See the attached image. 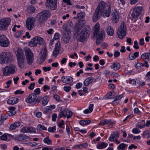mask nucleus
I'll list each match as a JSON object with an SVG mask.
<instances>
[{"label": "nucleus", "mask_w": 150, "mask_h": 150, "mask_svg": "<svg viewBox=\"0 0 150 150\" xmlns=\"http://www.w3.org/2000/svg\"><path fill=\"white\" fill-rule=\"evenodd\" d=\"M20 123L18 122H16L13 124H11L10 127V129L11 130H14L16 129L17 127L20 125Z\"/></svg>", "instance_id": "31"}, {"label": "nucleus", "mask_w": 150, "mask_h": 150, "mask_svg": "<svg viewBox=\"0 0 150 150\" xmlns=\"http://www.w3.org/2000/svg\"><path fill=\"white\" fill-rule=\"evenodd\" d=\"M107 33L108 35L110 36H112L114 33V31L112 28L111 26H109L108 27L107 30Z\"/></svg>", "instance_id": "38"}, {"label": "nucleus", "mask_w": 150, "mask_h": 150, "mask_svg": "<svg viewBox=\"0 0 150 150\" xmlns=\"http://www.w3.org/2000/svg\"><path fill=\"white\" fill-rule=\"evenodd\" d=\"M17 70L16 66L13 64L7 66L2 69L3 75L8 76L16 73Z\"/></svg>", "instance_id": "4"}, {"label": "nucleus", "mask_w": 150, "mask_h": 150, "mask_svg": "<svg viewBox=\"0 0 150 150\" xmlns=\"http://www.w3.org/2000/svg\"><path fill=\"white\" fill-rule=\"evenodd\" d=\"M145 64H144L143 63H142L141 62H139L138 63V64H137V67L140 66H142V67H144L145 66V64H146L145 66L146 68H148L149 67V65L147 64L148 62H147L146 61H145Z\"/></svg>", "instance_id": "44"}, {"label": "nucleus", "mask_w": 150, "mask_h": 150, "mask_svg": "<svg viewBox=\"0 0 150 150\" xmlns=\"http://www.w3.org/2000/svg\"><path fill=\"white\" fill-rule=\"evenodd\" d=\"M51 14L48 10H45L39 13L37 17L41 23H43L50 17Z\"/></svg>", "instance_id": "6"}, {"label": "nucleus", "mask_w": 150, "mask_h": 150, "mask_svg": "<svg viewBox=\"0 0 150 150\" xmlns=\"http://www.w3.org/2000/svg\"><path fill=\"white\" fill-rule=\"evenodd\" d=\"M123 97V95L122 94L118 95V96H116L115 99L112 101L113 102H114L116 101L117 100H120Z\"/></svg>", "instance_id": "47"}, {"label": "nucleus", "mask_w": 150, "mask_h": 150, "mask_svg": "<svg viewBox=\"0 0 150 150\" xmlns=\"http://www.w3.org/2000/svg\"><path fill=\"white\" fill-rule=\"evenodd\" d=\"M42 96H39L37 99H35V103L36 104L37 103H40L42 100Z\"/></svg>", "instance_id": "57"}, {"label": "nucleus", "mask_w": 150, "mask_h": 150, "mask_svg": "<svg viewBox=\"0 0 150 150\" xmlns=\"http://www.w3.org/2000/svg\"><path fill=\"white\" fill-rule=\"evenodd\" d=\"M120 54V52L118 51L117 50H115V52L114 54V57H119Z\"/></svg>", "instance_id": "64"}, {"label": "nucleus", "mask_w": 150, "mask_h": 150, "mask_svg": "<svg viewBox=\"0 0 150 150\" xmlns=\"http://www.w3.org/2000/svg\"><path fill=\"white\" fill-rule=\"evenodd\" d=\"M43 142L44 143L47 144H52V140L49 139V137L47 136L45 138L43 139Z\"/></svg>", "instance_id": "40"}, {"label": "nucleus", "mask_w": 150, "mask_h": 150, "mask_svg": "<svg viewBox=\"0 0 150 150\" xmlns=\"http://www.w3.org/2000/svg\"><path fill=\"white\" fill-rule=\"evenodd\" d=\"M141 57L144 60L147 59L149 60H150V53L149 52L145 53L142 55Z\"/></svg>", "instance_id": "32"}, {"label": "nucleus", "mask_w": 150, "mask_h": 150, "mask_svg": "<svg viewBox=\"0 0 150 150\" xmlns=\"http://www.w3.org/2000/svg\"><path fill=\"white\" fill-rule=\"evenodd\" d=\"M17 139L19 141H23L24 140V135H23L21 134L18 135L17 137Z\"/></svg>", "instance_id": "54"}, {"label": "nucleus", "mask_w": 150, "mask_h": 150, "mask_svg": "<svg viewBox=\"0 0 150 150\" xmlns=\"http://www.w3.org/2000/svg\"><path fill=\"white\" fill-rule=\"evenodd\" d=\"M62 116L64 117H66V115H65V112L64 111H61L59 112L58 114L57 118L58 119H60Z\"/></svg>", "instance_id": "43"}, {"label": "nucleus", "mask_w": 150, "mask_h": 150, "mask_svg": "<svg viewBox=\"0 0 150 150\" xmlns=\"http://www.w3.org/2000/svg\"><path fill=\"white\" fill-rule=\"evenodd\" d=\"M41 53L42 54L41 57L40 58V61L39 62L40 64H41L46 59L47 56V50L46 49H44L42 50Z\"/></svg>", "instance_id": "22"}, {"label": "nucleus", "mask_w": 150, "mask_h": 150, "mask_svg": "<svg viewBox=\"0 0 150 150\" xmlns=\"http://www.w3.org/2000/svg\"><path fill=\"white\" fill-rule=\"evenodd\" d=\"M100 13H104V17H109L110 13V6L106 4L104 1H101L96 8Z\"/></svg>", "instance_id": "1"}, {"label": "nucleus", "mask_w": 150, "mask_h": 150, "mask_svg": "<svg viewBox=\"0 0 150 150\" xmlns=\"http://www.w3.org/2000/svg\"><path fill=\"white\" fill-rule=\"evenodd\" d=\"M34 93H33L36 94V95L37 96V95H39L40 92V89L39 88L35 89L34 90Z\"/></svg>", "instance_id": "52"}, {"label": "nucleus", "mask_w": 150, "mask_h": 150, "mask_svg": "<svg viewBox=\"0 0 150 150\" xmlns=\"http://www.w3.org/2000/svg\"><path fill=\"white\" fill-rule=\"evenodd\" d=\"M25 55L27 60V63L29 65H31L32 63L33 59V55L31 50L27 47L24 48Z\"/></svg>", "instance_id": "7"}, {"label": "nucleus", "mask_w": 150, "mask_h": 150, "mask_svg": "<svg viewBox=\"0 0 150 150\" xmlns=\"http://www.w3.org/2000/svg\"><path fill=\"white\" fill-rule=\"evenodd\" d=\"M127 145L124 143H121L117 147V149H118L123 150L125 149L126 147H127Z\"/></svg>", "instance_id": "41"}, {"label": "nucleus", "mask_w": 150, "mask_h": 150, "mask_svg": "<svg viewBox=\"0 0 150 150\" xmlns=\"http://www.w3.org/2000/svg\"><path fill=\"white\" fill-rule=\"evenodd\" d=\"M117 34L118 37L120 39H122L125 36L126 34H124V32L120 28H119Z\"/></svg>", "instance_id": "26"}, {"label": "nucleus", "mask_w": 150, "mask_h": 150, "mask_svg": "<svg viewBox=\"0 0 150 150\" xmlns=\"http://www.w3.org/2000/svg\"><path fill=\"white\" fill-rule=\"evenodd\" d=\"M50 100V97L49 96H46L42 97V105L43 106H45L48 103Z\"/></svg>", "instance_id": "28"}, {"label": "nucleus", "mask_w": 150, "mask_h": 150, "mask_svg": "<svg viewBox=\"0 0 150 150\" xmlns=\"http://www.w3.org/2000/svg\"><path fill=\"white\" fill-rule=\"evenodd\" d=\"M97 9H96L93 16L92 20L93 22H96L102 15Z\"/></svg>", "instance_id": "19"}, {"label": "nucleus", "mask_w": 150, "mask_h": 150, "mask_svg": "<svg viewBox=\"0 0 150 150\" xmlns=\"http://www.w3.org/2000/svg\"><path fill=\"white\" fill-rule=\"evenodd\" d=\"M71 87L70 86H65L64 87V90L66 92H69L71 89Z\"/></svg>", "instance_id": "51"}, {"label": "nucleus", "mask_w": 150, "mask_h": 150, "mask_svg": "<svg viewBox=\"0 0 150 150\" xmlns=\"http://www.w3.org/2000/svg\"><path fill=\"white\" fill-rule=\"evenodd\" d=\"M56 129V126H54L52 127H49L48 129V131L49 132H54L55 131Z\"/></svg>", "instance_id": "48"}, {"label": "nucleus", "mask_w": 150, "mask_h": 150, "mask_svg": "<svg viewBox=\"0 0 150 150\" xmlns=\"http://www.w3.org/2000/svg\"><path fill=\"white\" fill-rule=\"evenodd\" d=\"M72 115V112L70 110H67L66 111L65 115H66L67 119H68L70 118Z\"/></svg>", "instance_id": "39"}, {"label": "nucleus", "mask_w": 150, "mask_h": 150, "mask_svg": "<svg viewBox=\"0 0 150 150\" xmlns=\"http://www.w3.org/2000/svg\"><path fill=\"white\" fill-rule=\"evenodd\" d=\"M11 19L10 18H6L5 19H2L0 21V30H4L10 24Z\"/></svg>", "instance_id": "10"}, {"label": "nucleus", "mask_w": 150, "mask_h": 150, "mask_svg": "<svg viewBox=\"0 0 150 150\" xmlns=\"http://www.w3.org/2000/svg\"><path fill=\"white\" fill-rule=\"evenodd\" d=\"M132 132L134 134H137L140 133V130L137 128H135L132 129Z\"/></svg>", "instance_id": "56"}, {"label": "nucleus", "mask_w": 150, "mask_h": 150, "mask_svg": "<svg viewBox=\"0 0 150 150\" xmlns=\"http://www.w3.org/2000/svg\"><path fill=\"white\" fill-rule=\"evenodd\" d=\"M93 77L91 76L86 79L84 82V85L86 86H88L93 80Z\"/></svg>", "instance_id": "27"}, {"label": "nucleus", "mask_w": 150, "mask_h": 150, "mask_svg": "<svg viewBox=\"0 0 150 150\" xmlns=\"http://www.w3.org/2000/svg\"><path fill=\"white\" fill-rule=\"evenodd\" d=\"M63 40L65 43H67L69 42L70 39L71 38V34L70 32L65 31V33L63 34Z\"/></svg>", "instance_id": "17"}, {"label": "nucleus", "mask_w": 150, "mask_h": 150, "mask_svg": "<svg viewBox=\"0 0 150 150\" xmlns=\"http://www.w3.org/2000/svg\"><path fill=\"white\" fill-rule=\"evenodd\" d=\"M60 48L59 42L57 43L55 45L54 50L53 51L54 55H57L59 52Z\"/></svg>", "instance_id": "25"}, {"label": "nucleus", "mask_w": 150, "mask_h": 150, "mask_svg": "<svg viewBox=\"0 0 150 150\" xmlns=\"http://www.w3.org/2000/svg\"><path fill=\"white\" fill-rule=\"evenodd\" d=\"M143 10V8L142 6L135 7L132 9V13H131V17L132 18H137L141 13Z\"/></svg>", "instance_id": "8"}, {"label": "nucleus", "mask_w": 150, "mask_h": 150, "mask_svg": "<svg viewBox=\"0 0 150 150\" xmlns=\"http://www.w3.org/2000/svg\"><path fill=\"white\" fill-rule=\"evenodd\" d=\"M111 68L115 71L118 70L120 67V64L118 62H115L113 63L110 66Z\"/></svg>", "instance_id": "29"}, {"label": "nucleus", "mask_w": 150, "mask_h": 150, "mask_svg": "<svg viewBox=\"0 0 150 150\" xmlns=\"http://www.w3.org/2000/svg\"><path fill=\"white\" fill-rule=\"evenodd\" d=\"M111 121V120L110 119H104L100 121L99 125L102 126L105 124L110 123Z\"/></svg>", "instance_id": "35"}, {"label": "nucleus", "mask_w": 150, "mask_h": 150, "mask_svg": "<svg viewBox=\"0 0 150 150\" xmlns=\"http://www.w3.org/2000/svg\"><path fill=\"white\" fill-rule=\"evenodd\" d=\"M0 137L2 140L5 141L7 139V136L6 134H3Z\"/></svg>", "instance_id": "61"}, {"label": "nucleus", "mask_w": 150, "mask_h": 150, "mask_svg": "<svg viewBox=\"0 0 150 150\" xmlns=\"http://www.w3.org/2000/svg\"><path fill=\"white\" fill-rule=\"evenodd\" d=\"M16 113V111L15 110H9L8 112V114L10 116H12L14 115Z\"/></svg>", "instance_id": "50"}, {"label": "nucleus", "mask_w": 150, "mask_h": 150, "mask_svg": "<svg viewBox=\"0 0 150 150\" xmlns=\"http://www.w3.org/2000/svg\"><path fill=\"white\" fill-rule=\"evenodd\" d=\"M119 28H120L124 32V34H126V27L125 24L123 22L121 23Z\"/></svg>", "instance_id": "36"}, {"label": "nucleus", "mask_w": 150, "mask_h": 150, "mask_svg": "<svg viewBox=\"0 0 150 150\" xmlns=\"http://www.w3.org/2000/svg\"><path fill=\"white\" fill-rule=\"evenodd\" d=\"M112 95V93L110 92L108 93L106 95V98L107 99H111L112 98L111 96Z\"/></svg>", "instance_id": "60"}, {"label": "nucleus", "mask_w": 150, "mask_h": 150, "mask_svg": "<svg viewBox=\"0 0 150 150\" xmlns=\"http://www.w3.org/2000/svg\"><path fill=\"white\" fill-rule=\"evenodd\" d=\"M19 101V99L17 98L11 97L7 100V103L8 104L14 105L17 103Z\"/></svg>", "instance_id": "21"}, {"label": "nucleus", "mask_w": 150, "mask_h": 150, "mask_svg": "<svg viewBox=\"0 0 150 150\" xmlns=\"http://www.w3.org/2000/svg\"><path fill=\"white\" fill-rule=\"evenodd\" d=\"M37 98V96L36 94L33 93L30 94L27 98L26 102L28 103H35V99Z\"/></svg>", "instance_id": "18"}, {"label": "nucleus", "mask_w": 150, "mask_h": 150, "mask_svg": "<svg viewBox=\"0 0 150 150\" xmlns=\"http://www.w3.org/2000/svg\"><path fill=\"white\" fill-rule=\"evenodd\" d=\"M90 26L87 25L81 30L80 34L76 37L77 41L83 42L87 39L89 36Z\"/></svg>", "instance_id": "2"}, {"label": "nucleus", "mask_w": 150, "mask_h": 150, "mask_svg": "<svg viewBox=\"0 0 150 150\" xmlns=\"http://www.w3.org/2000/svg\"><path fill=\"white\" fill-rule=\"evenodd\" d=\"M15 53L17 56L18 66L21 68H23L25 64V57L23 51L21 48L18 47Z\"/></svg>", "instance_id": "3"}, {"label": "nucleus", "mask_w": 150, "mask_h": 150, "mask_svg": "<svg viewBox=\"0 0 150 150\" xmlns=\"http://www.w3.org/2000/svg\"><path fill=\"white\" fill-rule=\"evenodd\" d=\"M86 24V21L82 19L78 21L75 24V29L79 31L81 30Z\"/></svg>", "instance_id": "14"}, {"label": "nucleus", "mask_w": 150, "mask_h": 150, "mask_svg": "<svg viewBox=\"0 0 150 150\" xmlns=\"http://www.w3.org/2000/svg\"><path fill=\"white\" fill-rule=\"evenodd\" d=\"M112 21L113 23H117L118 22L119 19L118 13L114 12L112 13Z\"/></svg>", "instance_id": "23"}, {"label": "nucleus", "mask_w": 150, "mask_h": 150, "mask_svg": "<svg viewBox=\"0 0 150 150\" xmlns=\"http://www.w3.org/2000/svg\"><path fill=\"white\" fill-rule=\"evenodd\" d=\"M119 133L118 132H113L109 137V140L113 142L119 137Z\"/></svg>", "instance_id": "20"}, {"label": "nucleus", "mask_w": 150, "mask_h": 150, "mask_svg": "<svg viewBox=\"0 0 150 150\" xmlns=\"http://www.w3.org/2000/svg\"><path fill=\"white\" fill-rule=\"evenodd\" d=\"M84 13L82 12H80L77 14V18L78 19H80L81 18H83L84 17Z\"/></svg>", "instance_id": "45"}, {"label": "nucleus", "mask_w": 150, "mask_h": 150, "mask_svg": "<svg viewBox=\"0 0 150 150\" xmlns=\"http://www.w3.org/2000/svg\"><path fill=\"white\" fill-rule=\"evenodd\" d=\"M34 26V21L31 18H29L26 21V27L29 30H31Z\"/></svg>", "instance_id": "15"}, {"label": "nucleus", "mask_w": 150, "mask_h": 150, "mask_svg": "<svg viewBox=\"0 0 150 150\" xmlns=\"http://www.w3.org/2000/svg\"><path fill=\"white\" fill-rule=\"evenodd\" d=\"M54 98L58 102L60 101V97L57 94L54 95L53 96Z\"/></svg>", "instance_id": "62"}, {"label": "nucleus", "mask_w": 150, "mask_h": 150, "mask_svg": "<svg viewBox=\"0 0 150 150\" xmlns=\"http://www.w3.org/2000/svg\"><path fill=\"white\" fill-rule=\"evenodd\" d=\"M11 54L8 52H3L0 54V63L7 64L11 61Z\"/></svg>", "instance_id": "5"}, {"label": "nucleus", "mask_w": 150, "mask_h": 150, "mask_svg": "<svg viewBox=\"0 0 150 150\" xmlns=\"http://www.w3.org/2000/svg\"><path fill=\"white\" fill-rule=\"evenodd\" d=\"M100 25L98 23H97L94 27V32L93 33L94 36L98 35L100 32V30H100Z\"/></svg>", "instance_id": "30"}, {"label": "nucleus", "mask_w": 150, "mask_h": 150, "mask_svg": "<svg viewBox=\"0 0 150 150\" xmlns=\"http://www.w3.org/2000/svg\"><path fill=\"white\" fill-rule=\"evenodd\" d=\"M43 42L42 38L39 37H36L29 42V45L31 47L36 46L38 44L41 45Z\"/></svg>", "instance_id": "9"}, {"label": "nucleus", "mask_w": 150, "mask_h": 150, "mask_svg": "<svg viewBox=\"0 0 150 150\" xmlns=\"http://www.w3.org/2000/svg\"><path fill=\"white\" fill-rule=\"evenodd\" d=\"M61 80L63 83L68 84L73 81V79L71 76H63L61 77Z\"/></svg>", "instance_id": "16"}, {"label": "nucleus", "mask_w": 150, "mask_h": 150, "mask_svg": "<svg viewBox=\"0 0 150 150\" xmlns=\"http://www.w3.org/2000/svg\"><path fill=\"white\" fill-rule=\"evenodd\" d=\"M10 44L8 39L4 35H0V45L4 47H8Z\"/></svg>", "instance_id": "12"}, {"label": "nucleus", "mask_w": 150, "mask_h": 150, "mask_svg": "<svg viewBox=\"0 0 150 150\" xmlns=\"http://www.w3.org/2000/svg\"><path fill=\"white\" fill-rule=\"evenodd\" d=\"M46 5L51 10H54L57 7V0H46Z\"/></svg>", "instance_id": "11"}, {"label": "nucleus", "mask_w": 150, "mask_h": 150, "mask_svg": "<svg viewBox=\"0 0 150 150\" xmlns=\"http://www.w3.org/2000/svg\"><path fill=\"white\" fill-rule=\"evenodd\" d=\"M21 131L24 133H28V127H23Z\"/></svg>", "instance_id": "49"}, {"label": "nucleus", "mask_w": 150, "mask_h": 150, "mask_svg": "<svg viewBox=\"0 0 150 150\" xmlns=\"http://www.w3.org/2000/svg\"><path fill=\"white\" fill-rule=\"evenodd\" d=\"M35 10V8L33 6H31L28 7L27 11L30 13L34 12Z\"/></svg>", "instance_id": "42"}, {"label": "nucleus", "mask_w": 150, "mask_h": 150, "mask_svg": "<svg viewBox=\"0 0 150 150\" xmlns=\"http://www.w3.org/2000/svg\"><path fill=\"white\" fill-rule=\"evenodd\" d=\"M91 122L90 120H82L79 122V124L82 126H84L88 125Z\"/></svg>", "instance_id": "37"}, {"label": "nucleus", "mask_w": 150, "mask_h": 150, "mask_svg": "<svg viewBox=\"0 0 150 150\" xmlns=\"http://www.w3.org/2000/svg\"><path fill=\"white\" fill-rule=\"evenodd\" d=\"M134 45L133 46V47L134 48L136 49H139V47L138 45V42L137 40H135L134 41Z\"/></svg>", "instance_id": "53"}, {"label": "nucleus", "mask_w": 150, "mask_h": 150, "mask_svg": "<svg viewBox=\"0 0 150 150\" xmlns=\"http://www.w3.org/2000/svg\"><path fill=\"white\" fill-rule=\"evenodd\" d=\"M22 32L23 31L21 30L18 31V33H17L16 34H15V37L16 38H18L20 37L21 35Z\"/></svg>", "instance_id": "59"}, {"label": "nucleus", "mask_w": 150, "mask_h": 150, "mask_svg": "<svg viewBox=\"0 0 150 150\" xmlns=\"http://www.w3.org/2000/svg\"><path fill=\"white\" fill-rule=\"evenodd\" d=\"M38 129L40 130H47V128L45 126L42 125L41 124H39L37 126Z\"/></svg>", "instance_id": "46"}, {"label": "nucleus", "mask_w": 150, "mask_h": 150, "mask_svg": "<svg viewBox=\"0 0 150 150\" xmlns=\"http://www.w3.org/2000/svg\"><path fill=\"white\" fill-rule=\"evenodd\" d=\"M24 93V91H21V90H18L14 92V94L16 95L17 94H23Z\"/></svg>", "instance_id": "63"}, {"label": "nucleus", "mask_w": 150, "mask_h": 150, "mask_svg": "<svg viewBox=\"0 0 150 150\" xmlns=\"http://www.w3.org/2000/svg\"><path fill=\"white\" fill-rule=\"evenodd\" d=\"M35 85V83L34 82L32 83H31L29 86H28V89L30 90H33L34 88V86Z\"/></svg>", "instance_id": "55"}, {"label": "nucleus", "mask_w": 150, "mask_h": 150, "mask_svg": "<svg viewBox=\"0 0 150 150\" xmlns=\"http://www.w3.org/2000/svg\"><path fill=\"white\" fill-rule=\"evenodd\" d=\"M94 105L93 104H91L88 108V109H86L83 111V112L85 114L91 113L93 109Z\"/></svg>", "instance_id": "33"}, {"label": "nucleus", "mask_w": 150, "mask_h": 150, "mask_svg": "<svg viewBox=\"0 0 150 150\" xmlns=\"http://www.w3.org/2000/svg\"><path fill=\"white\" fill-rule=\"evenodd\" d=\"M139 52H134V53H130L129 56V59L131 60L135 59L139 56Z\"/></svg>", "instance_id": "24"}, {"label": "nucleus", "mask_w": 150, "mask_h": 150, "mask_svg": "<svg viewBox=\"0 0 150 150\" xmlns=\"http://www.w3.org/2000/svg\"><path fill=\"white\" fill-rule=\"evenodd\" d=\"M28 133L29 132H33L35 133L36 132L35 129V128L32 127H28Z\"/></svg>", "instance_id": "58"}, {"label": "nucleus", "mask_w": 150, "mask_h": 150, "mask_svg": "<svg viewBox=\"0 0 150 150\" xmlns=\"http://www.w3.org/2000/svg\"><path fill=\"white\" fill-rule=\"evenodd\" d=\"M108 145V144L104 142L99 143L97 145V148L99 149H102L105 148Z\"/></svg>", "instance_id": "34"}, {"label": "nucleus", "mask_w": 150, "mask_h": 150, "mask_svg": "<svg viewBox=\"0 0 150 150\" xmlns=\"http://www.w3.org/2000/svg\"><path fill=\"white\" fill-rule=\"evenodd\" d=\"M95 36L96 38V44L98 45L102 42L103 38L105 37L104 31L103 30H101L98 35Z\"/></svg>", "instance_id": "13"}]
</instances>
